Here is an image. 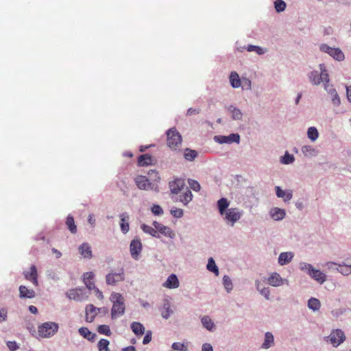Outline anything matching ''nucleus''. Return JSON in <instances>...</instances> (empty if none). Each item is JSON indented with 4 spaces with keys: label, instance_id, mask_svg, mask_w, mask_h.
<instances>
[{
    "label": "nucleus",
    "instance_id": "603ef678",
    "mask_svg": "<svg viewBox=\"0 0 351 351\" xmlns=\"http://www.w3.org/2000/svg\"><path fill=\"white\" fill-rule=\"evenodd\" d=\"M300 267L301 270L307 272L309 275L311 274V272L313 271V269L312 265L306 263H301L300 264Z\"/></svg>",
    "mask_w": 351,
    "mask_h": 351
},
{
    "label": "nucleus",
    "instance_id": "58836bf2",
    "mask_svg": "<svg viewBox=\"0 0 351 351\" xmlns=\"http://www.w3.org/2000/svg\"><path fill=\"white\" fill-rule=\"evenodd\" d=\"M66 224L71 233L75 234L77 232V227L72 216L68 215L66 220Z\"/></svg>",
    "mask_w": 351,
    "mask_h": 351
},
{
    "label": "nucleus",
    "instance_id": "13d9d810",
    "mask_svg": "<svg viewBox=\"0 0 351 351\" xmlns=\"http://www.w3.org/2000/svg\"><path fill=\"white\" fill-rule=\"evenodd\" d=\"M148 175L151 178V179H152L154 181L158 182L160 180V177L158 176V171H156L154 169L149 170L148 171Z\"/></svg>",
    "mask_w": 351,
    "mask_h": 351
},
{
    "label": "nucleus",
    "instance_id": "bf43d9fd",
    "mask_svg": "<svg viewBox=\"0 0 351 351\" xmlns=\"http://www.w3.org/2000/svg\"><path fill=\"white\" fill-rule=\"evenodd\" d=\"M228 138V136H217L215 137V139L221 144L230 143V139Z\"/></svg>",
    "mask_w": 351,
    "mask_h": 351
},
{
    "label": "nucleus",
    "instance_id": "09e8293b",
    "mask_svg": "<svg viewBox=\"0 0 351 351\" xmlns=\"http://www.w3.org/2000/svg\"><path fill=\"white\" fill-rule=\"evenodd\" d=\"M97 331L99 333L105 335L107 336H110L111 335V331L109 326L108 325H99L97 328Z\"/></svg>",
    "mask_w": 351,
    "mask_h": 351
},
{
    "label": "nucleus",
    "instance_id": "aec40b11",
    "mask_svg": "<svg viewBox=\"0 0 351 351\" xmlns=\"http://www.w3.org/2000/svg\"><path fill=\"white\" fill-rule=\"evenodd\" d=\"M80 254L85 258H91L92 250L90 245L87 243H82L78 248Z\"/></svg>",
    "mask_w": 351,
    "mask_h": 351
},
{
    "label": "nucleus",
    "instance_id": "37998d69",
    "mask_svg": "<svg viewBox=\"0 0 351 351\" xmlns=\"http://www.w3.org/2000/svg\"><path fill=\"white\" fill-rule=\"evenodd\" d=\"M256 288L259 291L260 293L264 296L267 300L269 299L270 291L268 287H261V282L257 281L256 282Z\"/></svg>",
    "mask_w": 351,
    "mask_h": 351
},
{
    "label": "nucleus",
    "instance_id": "9d476101",
    "mask_svg": "<svg viewBox=\"0 0 351 351\" xmlns=\"http://www.w3.org/2000/svg\"><path fill=\"white\" fill-rule=\"evenodd\" d=\"M142 250V243L139 239H133L130 245V251L133 258L137 259Z\"/></svg>",
    "mask_w": 351,
    "mask_h": 351
},
{
    "label": "nucleus",
    "instance_id": "de8ad7c7",
    "mask_svg": "<svg viewBox=\"0 0 351 351\" xmlns=\"http://www.w3.org/2000/svg\"><path fill=\"white\" fill-rule=\"evenodd\" d=\"M223 285L228 292H230L232 289V283L231 279L228 276H224L223 278Z\"/></svg>",
    "mask_w": 351,
    "mask_h": 351
},
{
    "label": "nucleus",
    "instance_id": "864d4df0",
    "mask_svg": "<svg viewBox=\"0 0 351 351\" xmlns=\"http://www.w3.org/2000/svg\"><path fill=\"white\" fill-rule=\"evenodd\" d=\"M242 112L238 108H233L232 110V117L233 119L240 120L242 118Z\"/></svg>",
    "mask_w": 351,
    "mask_h": 351
},
{
    "label": "nucleus",
    "instance_id": "f03ea898",
    "mask_svg": "<svg viewBox=\"0 0 351 351\" xmlns=\"http://www.w3.org/2000/svg\"><path fill=\"white\" fill-rule=\"evenodd\" d=\"M167 143L168 147L173 151L180 150L182 145V136L175 128H170L167 132Z\"/></svg>",
    "mask_w": 351,
    "mask_h": 351
},
{
    "label": "nucleus",
    "instance_id": "052dcab7",
    "mask_svg": "<svg viewBox=\"0 0 351 351\" xmlns=\"http://www.w3.org/2000/svg\"><path fill=\"white\" fill-rule=\"evenodd\" d=\"M189 183L191 186V188L195 191H199L200 190L201 187L198 182L191 180L189 182Z\"/></svg>",
    "mask_w": 351,
    "mask_h": 351
},
{
    "label": "nucleus",
    "instance_id": "8fccbe9b",
    "mask_svg": "<svg viewBox=\"0 0 351 351\" xmlns=\"http://www.w3.org/2000/svg\"><path fill=\"white\" fill-rule=\"evenodd\" d=\"M275 9L278 12H282L286 8V3L282 0H276L274 2Z\"/></svg>",
    "mask_w": 351,
    "mask_h": 351
},
{
    "label": "nucleus",
    "instance_id": "680f3d73",
    "mask_svg": "<svg viewBox=\"0 0 351 351\" xmlns=\"http://www.w3.org/2000/svg\"><path fill=\"white\" fill-rule=\"evenodd\" d=\"M241 86L243 89H250L251 88V81L247 78H243L242 80Z\"/></svg>",
    "mask_w": 351,
    "mask_h": 351
},
{
    "label": "nucleus",
    "instance_id": "a878e982",
    "mask_svg": "<svg viewBox=\"0 0 351 351\" xmlns=\"http://www.w3.org/2000/svg\"><path fill=\"white\" fill-rule=\"evenodd\" d=\"M325 89L331 95L332 104L336 106H339L341 104V100H340L339 96L337 94L335 89H334L332 88H328V85H326V84H325Z\"/></svg>",
    "mask_w": 351,
    "mask_h": 351
},
{
    "label": "nucleus",
    "instance_id": "20e7f679",
    "mask_svg": "<svg viewBox=\"0 0 351 351\" xmlns=\"http://www.w3.org/2000/svg\"><path fill=\"white\" fill-rule=\"evenodd\" d=\"M58 324L55 322H47L40 325L38 333L43 338H49L53 336L58 330Z\"/></svg>",
    "mask_w": 351,
    "mask_h": 351
},
{
    "label": "nucleus",
    "instance_id": "4468645a",
    "mask_svg": "<svg viewBox=\"0 0 351 351\" xmlns=\"http://www.w3.org/2000/svg\"><path fill=\"white\" fill-rule=\"evenodd\" d=\"M153 226H154L156 230L161 234H164L165 236L169 237V238H173L175 236L174 232L171 230L170 228L164 226L162 223H160L156 221L153 222Z\"/></svg>",
    "mask_w": 351,
    "mask_h": 351
},
{
    "label": "nucleus",
    "instance_id": "f257e3e1",
    "mask_svg": "<svg viewBox=\"0 0 351 351\" xmlns=\"http://www.w3.org/2000/svg\"><path fill=\"white\" fill-rule=\"evenodd\" d=\"M110 300L112 302L111 317L114 319L124 314L125 309V300L121 293L114 292L110 295Z\"/></svg>",
    "mask_w": 351,
    "mask_h": 351
},
{
    "label": "nucleus",
    "instance_id": "c03bdc74",
    "mask_svg": "<svg viewBox=\"0 0 351 351\" xmlns=\"http://www.w3.org/2000/svg\"><path fill=\"white\" fill-rule=\"evenodd\" d=\"M110 342L106 339H101L97 344L99 351H110Z\"/></svg>",
    "mask_w": 351,
    "mask_h": 351
},
{
    "label": "nucleus",
    "instance_id": "49530a36",
    "mask_svg": "<svg viewBox=\"0 0 351 351\" xmlns=\"http://www.w3.org/2000/svg\"><path fill=\"white\" fill-rule=\"evenodd\" d=\"M246 49L247 51H250V52L255 51L258 55H262V54L265 53V50L263 48L258 47V46H256V45H249L246 47Z\"/></svg>",
    "mask_w": 351,
    "mask_h": 351
},
{
    "label": "nucleus",
    "instance_id": "473e14b6",
    "mask_svg": "<svg viewBox=\"0 0 351 351\" xmlns=\"http://www.w3.org/2000/svg\"><path fill=\"white\" fill-rule=\"evenodd\" d=\"M218 208L220 214L223 215L224 213L227 210L229 206V202L226 198H221L217 202Z\"/></svg>",
    "mask_w": 351,
    "mask_h": 351
},
{
    "label": "nucleus",
    "instance_id": "2f4dec72",
    "mask_svg": "<svg viewBox=\"0 0 351 351\" xmlns=\"http://www.w3.org/2000/svg\"><path fill=\"white\" fill-rule=\"evenodd\" d=\"M271 217L275 220L282 219L285 216V212L283 209L275 208L271 211Z\"/></svg>",
    "mask_w": 351,
    "mask_h": 351
},
{
    "label": "nucleus",
    "instance_id": "9b49d317",
    "mask_svg": "<svg viewBox=\"0 0 351 351\" xmlns=\"http://www.w3.org/2000/svg\"><path fill=\"white\" fill-rule=\"evenodd\" d=\"M184 181L182 179H176L169 182V189L172 193L178 195L185 188Z\"/></svg>",
    "mask_w": 351,
    "mask_h": 351
},
{
    "label": "nucleus",
    "instance_id": "ea45409f",
    "mask_svg": "<svg viewBox=\"0 0 351 351\" xmlns=\"http://www.w3.org/2000/svg\"><path fill=\"white\" fill-rule=\"evenodd\" d=\"M141 229L144 232L147 233V234L152 235V237H159V234H158L155 228H153L152 227H151L148 225L143 224V225H141Z\"/></svg>",
    "mask_w": 351,
    "mask_h": 351
},
{
    "label": "nucleus",
    "instance_id": "6e6552de",
    "mask_svg": "<svg viewBox=\"0 0 351 351\" xmlns=\"http://www.w3.org/2000/svg\"><path fill=\"white\" fill-rule=\"evenodd\" d=\"M334 347H337L346 339L344 332L340 329H336L331 332L330 335L326 337Z\"/></svg>",
    "mask_w": 351,
    "mask_h": 351
},
{
    "label": "nucleus",
    "instance_id": "bb28decb",
    "mask_svg": "<svg viewBox=\"0 0 351 351\" xmlns=\"http://www.w3.org/2000/svg\"><path fill=\"white\" fill-rule=\"evenodd\" d=\"M131 329L133 331V332L137 336H141L145 332V327L140 322H132L131 324Z\"/></svg>",
    "mask_w": 351,
    "mask_h": 351
},
{
    "label": "nucleus",
    "instance_id": "79ce46f5",
    "mask_svg": "<svg viewBox=\"0 0 351 351\" xmlns=\"http://www.w3.org/2000/svg\"><path fill=\"white\" fill-rule=\"evenodd\" d=\"M207 269L213 272L216 276L219 275V269L213 258H210L207 264Z\"/></svg>",
    "mask_w": 351,
    "mask_h": 351
},
{
    "label": "nucleus",
    "instance_id": "0eeeda50",
    "mask_svg": "<svg viewBox=\"0 0 351 351\" xmlns=\"http://www.w3.org/2000/svg\"><path fill=\"white\" fill-rule=\"evenodd\" d=\"M320 50L322 51L327 53L334 59L338 61H342L343 60H344V54L339 48H332L326 44H322L320 46Z\"/></svg>",
    "mask_w": 351,
    "mask_h": 351
},
{
    "label": "nucleus",
    "instance_id": "cd10ccee",
    "mask_svg": "<svg viewBox=\"0 0 351 351\" xmlns=\"http://www.w3.org/2000/svg\"><path fill=\"white\" fill-rule=\"evenodd\" d=\"M171 305L169 300H165L161 308V315L165 319H168L173 311L170 308Z\"/></svg>",
    "mask_w": 351,
    "mask_h": 351
},
{
    "label": "nucleus",
    "instance_id": "393cba45",
    "mask_svg": "<svg viewBox=\"0 0 351 351\" xmlns=\"http://www.w3.org/2000/svg\"><path fill=\"white\" fill-rule=\"evenodd\" d=\"M293 257L291 252H282L278 257V263L280 265H285L290 263Z\"/></svg>",
    "mask_w": 351,
    "mask_h": 351
},
{
    "label": "nucleus",
    "instance_id": "412c9836",
    "mask_svg": "<svg viewBox=\"0 0 351 351\" xmlns=\"http://www.w3.org/2000/svg\"><path fill=\"white\" fill-rule=\"evenodd\" d=\"M95 275L93 272H86L84 274L83 281L86 285V287L89 290H92V289L95 288V282L93 281Z\"/></svg>",
    "mask_w": 351,
    "mask_h": 351
},
{
    "label": "nucleus",
    "instance_id": "a19ab883",
    "mask_svg": "<svg viewBox=\"0 0 351 351\" xmlns=\"http://www.w3.org/2000/svg\"><path fill=\"white\" fill-rule=\"evenodd\" d=\"M202 323L204 327L208 330H212L215 328V324L208 316H204L202 318Z\"/></svg>",
    "mask_w": 351,
    "mask_h": 351
},
{
    "label": "nucleus",
    "instance_id": "c9c22d12",
    "mask_svg": "<svg viewBox=\"0 0 351 351\" xmlns=\"http://www.w3.org/2000/svg\"><path fill=\"white\" fill-rule=\"evenodd\" d=\"M274 340L273 335L269 332H266L262 347L265 349L269 348L274 344Z\"/></svg>",
    "mask_w": 351,
    "mask_h": 351
},
{
    "label": "nucleus",
    "instance_id": "4be33fe9",
    "mask_svg": "<svg viewBox=\"0 0 351 351\" xmlns=\"http://www.w3.org/2000/svg\"><path fill=\"white\" fill-rule=\"evenodd\" d=\"M275 190L277 197L283 198L285 202L289 201L293 197L291 191H283L280 186H276Z\"/></svg>",
    "mask_w": 351,
    "mask_h": 351
},
{
    "label": "nucleus",
    "instance_id": "b1692460",
    "mask_svg": "<svg viewBox=\"0 0 351 351\" xmlns=\"http://www.w3.org/2000/svg\"><path fill=\"white\" fill-rule=\"evenodd\" d=\"M310 276L320 284L324 282L326 279V276L324 273L314 268L313 269V271L311 272Z\"/></svg>",
    "mask_w": 351,
    "mask_h": 351
},
{
    "label": "nucleus",
    "instance_id": "423d86ee",
    "mask_svg": "<svg viewBox=\"0 0 351 351\" xmlns=\"http://www.w3.org/2000/svg\"><path fill=\"white\" fill-rule=\"evenodd\" d=\"M224 219L231 223V226H233L234 224L240 219L242 215V211H241L238 208H231L227 209V210L224 213Z\"/></svg>",
    "mask_w": 351,
    "mask_h": 351
},
{
    "label": "nucleus",
    "instance_id": "e2e57ef3",
    "mask_svg": "<svg viewBox=\"0 0 351 351\" xmlns=\"http://www.w3.org/2000/svg\"><path fill=\"white\" fill-rule=\"evenodd\" d=\"M152 341V332L148 330L143 338V343L147 344Z\"/></svg>",
    "mask_w": 351,
    "mask_h": 351
},
{
    "label": "nucleus",
    "instance_id": "4c0bfd02",
    "mask_svg": "<svg viewBox=\"0 0 351 351\" xmlns=\"http://www.w3.org/2000/svg\"><path fill=\"white\" fill-rule=\"evenodd\" d=\"M302 152L307 157L314 156L317 154V151L311 145L302 146Z\"/></svg>",
    "mask_w": 351,
    "mask_h": 351
},
{
    "label": "nucleus",
    "instance_id": "72a5a7b5",
    "mask_svg": "<svg viewBox=\"0 0 351 351\" xmlns=\"http://www.w3.org/2000/svg\"><path fill=\"white\" fill-rule=\"evenodd\" d=\"M197 156V152L195 150L186 148L184 152V157L186 160L193 161Z\"/></svg>",
    "mask_w": 351,
    "mask_h": 351
},
{
    "label": "nucleus",
    "instance_id": "774afa93",
    "mask_svg": "<svg viewBox=\"0 0 351 351\" xmlns=\"http://www.w3.org/2000/svg\"><path fill=\"white\" fill-rule=\"evenodd\" d=\"M199 112H200L199 108H190L187 110V115L191 116V115H193V114H199Z\"/></svg>",
    "mask_w": 351,
    "mask_h": 351
},
{
    "label": "nucleus",
    "instance_id": "1a4fd4ad",
    "mask_svg": "<svg viewBox=\"0 0 351 351\" xmlns=\"http://www.w3.org/2000/svg\"><path fill=\"white\" fill-rule=\"evenodd\" d=\"M267 283L272 287H280L285 283L287 284L288 280L282 278L279 274L274 272L271 274L267 280Z\"/></svg>",
    "mask_w": 351,
    "mask_h": 351
},
{
    "label": "nucleus",
    "instance_id": "7ed1b4c3",
    "mask_svg": "<svg viewBox=\"0 0 351 351\" xmlns=\"http://www.w3.org/2000/svg\"><path fill=\"white\" fill-rule=\"evenodd\" d=\"M320 73L317 71H312L309 75V80L312 84L318 85L321 82H324V85H327L329 82V76L326 70L324 64H319Z\"/></svg>",
    "mask_w": 351,
    "mask_h": 351
},
{
    "label": "nucleus",
    "instance_id": "69168bd1",
    "mask_svg": "<svg viewBox=\"0 0 351 351\" xmlns=\"http://www.w3.org/2000/svg\"><path fill=\"white\" fill-rule=\"evenodd\" d=\"M7 346L11 351H14L19 348L15 341H8Z\"/></svg>",
    "mask_w": 351,
    "mask_h": 351
},
{
    "label": "nucleus",
    "instance_id": "7c9ffc66",
    "mask_svg": "<svg viewBox=\"0 0 351 351\" xmlns=\"http://www.w3.org/2000/svg\"><path fill=\"white\" fill-rule=\"evenodd\" d=\"M337 270L344 276H348L351 274V264L343 263V264H338Z\"/></svg>",
    "mask_w": 351,
    "mask_h": 351
},
{
    "label": "nucleus",
    "instance_id": "f8f14e48",
    "mask_svg": "<svg viewBox=\"0 0 351 351\" xmlns=\"http://www.w3.org/2000/svg\"><path fill=\"white\" fill-rule=\"evenodd\" d=\"M101 308L95 307L93 304H88L86 306V321L88 322H93L98 313L101 311Z\"/></svg>",
    "mask_w": 351,
    "mask_h": 351
},
{
    "label": "nucleus",
    "instance_id": "c756f323",
    "mask_svg": "<svg viewBox=\"0 0 351 351\" xmlns=\"http://www.w3.org/2000/svg\"><path fill=\"white\" fill-rule=\"evenodd\" d=\"M230 82L233 88H239L241 86V81L238 73L235 71L231 72L230 75Z\"/></svg>",
    "mask_w": 351,
    "mask_h": 351
},
{
    "label": "nucleus",
    "instance_id": "3c124183",
    "mask_svg": "<svg viewBox=\"0 0 351 351\" xmlns=\"http://www.w3.org/2000/svg\"><path fill=\"white\" fill-rule=\"evenodd\" d=\"M171 347L173 350L178 351H187L188 350L186 345L180 342L173 343Z\"/></svg>",
    "mask_w": 351,
    "mask_h": 351
},
{
    "label": "nucleus",
    "instance_id": "4d7b16f0",
    "mask_svg": "<svg viewBox=\"0 0 351 351\" xmlns=\"http://www.w3.org/2000/svg\"><path fill=\"white\" fill-rule=\"evenodd\" d=\"M152 212L156 215H161L163 214V210L160 206L154 204L152 207Z\"/></svg>",
    "mask_w": 351,
    "mask_h": 351
},
{
    "label": "nucleus",
    "instance_id": "6ab92c4d",
    "mask_svg": "<svg viewBox=\"0 0 351 351\" xmlns=\"http://www.w3.org/2000/svg\"><path fill=\"white\" fill-rule=\"evenodd\" d=\"M121 221H120V227L121 231L125 234L129 231L130 226H129V215L123 213L119 215Z\"/></svg>",
    "mask_w": 351,
    "mask_h": 351
},
{
    "label": "nucleus",
    "instance_id": "2eb2a0df",
    "mask_svg": "<svg viewBox=\"0 0 351 351\" xmlns=\"http://www.w3.org/2000/svg\"><path fill=\"white\" fill-rule=\"evenodd\" d=\"M179 195L176 199V201H179L183 203L184 205L188 204L193 197L192 193L188 187H185L181 193H179Z\"/></svg>",
    "mask_w": 351,
    "mask_h": 351
},
{
    "label": "nucleus",
    "instance_id": "a18cd8bd",
    "mask_svg": "<svg viewBox=\"0 0 351 351\" xmlns=\"http://www.w3.org/2000/svg\"><path fill=\"white\" fill-rule=\"evenodd\" d=\"M308 137L313 141H315L319 136L317 130L315 127H311L308 129Z\"/></svg>",
    "mask_w": 351,
    "mask_h": 351
},
{
    "label": "nucleus",
    "instance_id": "5701e85b",
    "mask_svg": "<svg viewBox=\"0 0 351 351\" xmlns=\"http://www.w3.org/2000/svg\"><path fill=\"white\" fill-rule=\"evenodd\" d=\"M20 297L21 298H33L35 296V292L33 289H29L24 285L19 287Z\"/></svg>",
    "mask_w": 351,
    "mask_h": 351
},
{
    "label": "nucleus",
    "instance_id": "c85d7f7f",
    "mask_svg": "<svg viewBox=\"0 0 351 351\" xmlns=\"http://www.w3.org/2000/svg\"><path fill=\"white\" fill-rule=\"evenodd\" d=\"M79 333L80 335L87 339L89 341H93L95 339L96 335L90 332L87 328L82 327L79 328Z\"/></svg>",
    "mask_w": 351,
    "mask_h": 351
},
{
    "label": "nucleus",
    "instance_id": "39448f33",
    "mask_svg": "<svg viewBox=\"0 0 351 351\" xmlns=\"http://www.w3.org/2000/svg\"><path fill=\"white\" fill-rule=\"evenodd\" d=\"M134 182L136 186L141 190H154L155 191H158V186H154V184H152L150 180L145 176H136L134 178Z\"/></svg>",
    "mask_w": 351,
    "mask_h": 351
},
{
    "label": "nucleus",
    "instance_id": "e433bc0d",
    "mask_svg": "<svg viewBox=\"0 0 351 351\" xmlns=\"http://www.w3.org/2000/svg\"><path fill=\"white\" fill-rule=\"evenodd\" d=\"M81 289H74L69 290L66 295L69 299L74 300H80Z\"/></svg>",
    "mask_w": 351,
    "mask_h": 351
},
{
    "label": "nucleus",
    "instance_id": "f3484780",
    "mask_svg": "<svg viewBox=\"0 0 351 351\" xmlns=\"http://www.w3.org/2000/svg\"><path fill=\"white\" fill-rule=\"evenodd\" d=\"M156 160L149 154H145L141 155L138 158V165L139 167H145L152 165Z\"/></svg>",
    "mask_w": 351,
    "mask_h": 351
},
{
    "label": "nucleus",
    "instance_id": "6e6d98bb",
    "mask_svg": "<svg viewBox=\"0 0 351 351\" xmlns=\"http://www.w3.org/2000/svg\"><path fill=\"white\" fill-rule=\"evenodd\" d=\"M294 160L293 155L286 153L282 159V162L284 164H290Z\"/></svg>",
    "mask_w": 351,
    "mask_h": 351
},
{
    "label": "nucleus",
    "instance_id": "0e129e2a",
    "mask_svg": "<svg viewBox=\"0 0 351 351\" xmlns=\"http://www.w3.org/2000/svg\"><path fill=\"white\" fill-rule=\"evenodd\" d=\"M228 137H229L228 138L230 139V143H233V142H237V143L239 142V134H232L229 135Z\"/></svg>",
    "mask_w": 351,
    "mask_h": 351
},
{
    "label": "nucleus",
    "instance_id": "ddd939ff",
    "mask_svg": "<svg viewBox=\"0 0 351 351\" xmlns=\"http://www.w3.org/2000/svg\"><path fill=\"white\" fill-rule=\"evenodd\" d=\"M23 274L26 280L31 281L35 286H38V272L35 265H32L30 270L24 271Z\"/></svg>",
    "mask_w": 351,
    "mask_h": 351
},
{
    "label": "nucleus",
    "instance_id": "dca6fc26",
    "mask_svg": "<svg viewBox=\"0 0 351 351\" xmlns=\"http://www.w3.org/2000/svg\"><path fill=\"white\" fill-rule=\"evenodd\" d=\"M123 272L110 273L106 276V282L108 285H114L117 282L123 280Z\"/></svg>",
    "mask_w": 351,
    "mask_h": 351
},
{
    "label": "nucleus",
    "instance_id": "5fc2aeb1",
    "mask_svg": "<svg viewBox=\"0 0 351 351\" xmlns=\"http://www.w3.org/2000/svg\"><path fill=\"white\" fill-rule=\"evenodd\" d=\"M171 214L176 218H180L183 216V210L181 208H174L171 210Z\"/></svg>",
    "mask_w": 351,
    "mask_h": 351
},
{
    "label": "nucleus",
    "instance_id": "a211bd4d",
    "mask_svg": "<svg viewBox=\"0 0 351 351\" xmlns=\"http://www.w3.org/2000/svg\"><path fill=\"white\" fill-rule=\"evenodd\" d=\"M163 287L168 289H176L179 287L178 279L175 274H171L167 280L163 283Z\"/></svg>",
    "mask_w": 351,
    "mask_h": 351
},
{
    "label": "nucleus",
    "instance_id": "f704fd0d",
    "mask_svg": "<svg viewBox=\"0 0 351 351\" xmlns=\"http://www.w3.org/2000/svg\"><path fill=\"white\" fill-rule=\"evenodd\" d=\"M308 307L314 311L319 310L321 307L319 300L315 298H310L308 301Z\"/></svg>",
    "mask_w": 351,
    "mask_h": 351
},
{
    "label": "nucleus",
    "instance_id": "338daca9",
    "mask_svg": "<svg viewBox=\"0 0 351 351\" xmlns=\"http://www.w3.org/2000/svg\"><path fill=\"white\" fill-rule=\"evenodd\" d=\"M7 317V310L5 308L0 309V322H2L6 319Z\"/></svg>",
    "mask_w": 351,
    "mask_h": 351
}]
</instances>
